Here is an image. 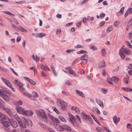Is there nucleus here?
I'll return each mask as SVG.
<instances>
[{"instance_id":"26","label":"nucleus","mask_w":132,"mask_h":132,"mask_svg":"<svg viewBox=\"0 0 132 132\" xmlns=\"http://www.w3.org/2000/svg\"><path fill=\"white\" fill-rule=\"evenodd\" d=\"M89 48L90 49H91L94 51H96L97 50V47L94 45H90L89 46Z\"/></svg>"},{"instance_id":"33","label":"nucleus","mask_w":132,"mask_h":132,"mask_svg":"<svg viewBox=\"0 0 132 132\" xmlns=\"http://www.w3.org/2000/svg\"><path fill=\"white\" fill-rule=\"evenodd\" d=\"M15 103L17 105H20L22 104V102L21 101V100H19L18 101H15Z\"/></svg>"},{"instance_id":"5","label":"nucleus","mask_w":132,"mask_h":132,"mask_svg":"<svg viewBox=\"0 0 132 132\" xmlns=\"http://www.w3.org/2000/svg\"><path fill=\"white\" fill-rule=\"evenodd\" d=\"M88 58V56L87 55L85 54L82 56L80 57V60H81L84 61L82 62L81 63L86 64L88 62L87 59Z\"/></svg>"},{"instance_id":"41","label":"nucleus","mask_w":132,"mask_h":132,"mask_svg":"<svg viewBox=\"0 0 132 132\" xmlns=\"http://www.w3.org/2000/svg\"><path fill=\"white\" fill-rule=\"evenodd\" d=\"M5 92H7L3 90H1L0 89V94L1 96L3 94L5 93Z\"/></svg>"},{"instance_id":"14","label":"nucleus","mask_w":132,"mask_h":132,"mask_svg":"<svg viewBox=\"0 0 132 132\" xmlns=\"http://www.w3.org/2000/svg\"><path fill=\"white\" fill-rule=\"evenodd\" d=\"M76 91L77 94L78 95L81 96L82 97H85L84 94L82 92L77 90H76Z\"/></svg>"},{"instance_id":"30","label":"nucleus","mask_w":132,"mask_h":132,"mask_svg":"<svg viewBox=\"0 0 132 132\" xmlns=\"http://www.w3.org/2000/svg\"><path fill=\"white\" fill-rule=\"evenodd\" d=\"M59 117L60 120L62 121L66 122H67L66 120L64 118L61 116H59Z\"/></svg>"},{"instance_id":"36","label":"nucleus","mask_w":132,"mask_h":132,"mask_svg":"<svg viewBox=\"0 0 132 132\" xmlns=\"http://www.w3.org/2000/svg\"><path fill=\"white\" fill-rule=\"evenodd\" d=\"M14 116L15 119L18 122L21 120L20 117L17 115H15Z\"/></svg>"},{"instance_id":"37","label":"nucleus","mask_w":132,"mask_h":132,"mask_svg":"<svg viewBox=\"0 0 132 132\" xmlns=\"http://www.w3.org/2000/svg\"><path fill=\"white\" fill-rule=\"evenodd\" d=\"M102 128L104 129V130L108 132H111V131L109 129L103 126L102 127Z\"/></svg>"},{"instance_id":"8","label":"nucleus","mask_w":132,"mask_h":132,"mask_svg":"<svg viewBox=\"0 0 132 132\" xmlns=\"http://www.w3.org/2000/svg\"><path fill=\"white\" fill-rule=\"evenodd\" d=\"M10 116H12L13 115L11 110L9 108H5L4 107L3 109Z\"/></svg>"},{"instance_id":"28","label":"nucleus","mask_w":132,"mask_h":132,"mask_svg":"<svg viewBox=\"0 0 132 132\" xmlns=\"http://www.w3.org/2000/svg\"><path fill=\"white\" fill-rule=\"evenodd\" d=\"M0 117L2 119H5L7 117V116L0 112Z\"/></svg>"},{"instance_id":"60","label":"nucleus","mask_w":132,"mask_h":132,"mask_svg":"<svg viewBox=\"0 0 132 132\" xmlns=\"http://www.w3.org/2000/svg\"><path fill=\"white\" fill-rule=\"evenodd\" d=\"M129 78V76L127 75H126V76H125V77L123 79H124V80H128Z\"/></svg>"},{"instance_id":"15","label":"nucleus","mask_w":132,"mask_h":132,"mask_svg":"<svg viewBox=\"0 0 132 132\" xmlns=\"http://www.w3.org/2000/svg\"><path fill=\"white\" fill-rule=\"evenodd\" d=\"M10 122L9 121H6L3 122V126L6 127H7L11 125V123L10 122Z\"/></svg>"},{"instance_id":"23","label":"nucleus","mask_w":132,"mask_h":132,"mask_svg":"<svg viewBox=\"0 0 132 132\" xmlns=\"http://www.w3.org/2000/svg\"><path fill=\"white\" fill-rule=\"evenodd\" d=\"M76 120H73L70 122L75 127H78V124L77 121H76Z\"/></svg>"},{"instance_id":"17","label":"nucleus","mask_w":132,"mask_h":132,"mask_svg":"<svg viewBox=\"0 0 132 132\" xmlns=\"http://www.w3.org/2000/svg\"><path fill=\"white\" fill-rule=\"evenodd\" d=\"M105 62L103 60L100 62L98 64V67L100 68H103L105 67Z\"/></svg>"},{"instance_id":"47","label":"nucleus","mask_w":132,"mask_h":132,"mask_svg":"<svg viewBox=\"0 0 132 132\" xmlns=\"http://www.w3.org/2000/svg\"><path fill=\"white\" fill-rule=\"evenodd\" d=\"M29 82L31 84L34 85H35L36 84V82L34 80L31 79L30 80Z\"/></svg>"},{"instance_id":"42","label":"nucleus","mask_w":132,"mask_h":132,"mask_svg":"<svg viewBox=\"0 0 132 132\" xmlns=\"http://www.w3.org/2000/svg\"><path fill=\"white\" fill-rule=\"evenodd\" d=\"M1 79L2 80V81L4 82L5 84L7 82H8V80H7V79H5L3 77H2L1 78Z\"/></svg>"},{"instance_id":"44","label":"nucleus","mask_w":132,"mask_h":132,"mask_svg":"<svg viewBox=\"0 0 132 132\" xmlns=\"http://www.w3.org/2000/svg\"><path fill=\"white\" fill-rule=\"evenodd\" d=\"M61 108L62 110L64 111H66L67 110L66 108L63 104L61 105Z\"/></svg>"},{"instance_id":"58","label":"nucleus","mask_w":132,"mask_h":132,"mask_svg":"<svg viewBox=\"0 0 132 132\" xmlns=\"http://www.w3.org/2000/svg\"><path fill=\"white\" fill-rule=\"evenodd\" d=\"M10 69H11V70L13 71V72L16 76H18V74L17 73H16L14 70L13 69L11 68H10Z\"/></svg>"},{"instance_id":"2","label":"nucleus","mask_w":132,"mask_h":132,"mask_svg":"<svg viewBox=\"0 0 132 132\" xmlns=\"http://www.w3.org/2000/svg\"><path fill=\"white\" fill-rule=\"evenodd\" d=\"M127 55L131 54V51L128 48H121L120 50L119 53V54L122 59H124L125 58V55L123 53Z\"/></svg>"},{"instance_id":"50","label":"nucleus","mask_w":132,"mask_h":132,"mask_svg":"<svg viewBox=\"0 0 132 132\" xmlns=\"http://www.w3.org/2000/svg\"><path fill=\"white\" fill-rule=\"evenodd\" d=\"M36 58L35 61L36 62H38L39 61V60L40 59V58L39 56H36Z\"/></svg>"},{"instance_id":"45","label":"nucleus","mask_w":132,"mask_h":132,"mask_svg":"<svg viewBox=\"0 0 132 132\" xmlns=\"http://www.w3.org/2000/svg\"><path fill=\"white\" fill-rule=\"evenodd\" d=\"M46 34L45 33H40L39 36L40 38H42L43 37L45 36L46 35Z\"/></svg>"},{"instance_id":"29","label":"nucleus","mask_w":132,"mask_h":132,"mask_svg":"<svg viewBox=\"0 0 132 132\" xmlns=\"http://www.w3.org/2000/svg\"><path fill=\"white\" fill-rule=\"evenodd\" d=\"M107 81L110 84L113 85V83L112 82L113 81L112 77L111 78L110 77L108 78L107 79Z\"/></svg>"},{"instance_id":"49","label":"nucleus","mask_w":132,"mask_h":132,"mask_svg":"<svg viewBox=\"0 0 132 132\" xmlns=\"http://www.w3.org/2000/svg\"><path fill=\"white\" fill-rule=\"evenodd\" d=\"M7 82L6 83V84L7 85L8 87H11V84L10 82L9 81H8V82Z\"/></svg>"},{"instance_id":"18","label":"nucleus","mask_w":132,"mask_h":132,"mask_svg":"<svg viewBox=\"0 0 132 132\" xmlns=\"http://www.w3.org/2000/svg\"><path fill=\"white\" fill-rule=\"evenodd\" d=\"M25 115H26L28 116H31L33 114V112L31 111L28 110L27 111H26Z\"/></svg>"},{"instance_id":"32","label":"nucleus","mask_w":132,"mask_h":132,"mask_svg":"<svg viewBox=\"0 0 132 132\" xmlns=\"http://www.w3.org/2000/svg\"><path fill=\"white\" fill-rule=\"evenodd\" d=\"M52 108L53 110L56 113L58 114H60V113L59 111L55 107L53 106L52 107Z\"/></svg>"},{"instance_id":"39","label":"nucleus","mask_w":132,"mask_h":132,"mask_svg":"<svg viewBox=\"0 0 132 132\" xmlns=\"http://www.w3.org/2000/svg\"><path fill=\"white\" fill-rule=\"evenodd\" d=\"M48 115L50 118L53 121V120H55V118L53 117L52 115L48 113Z\"/></svg>"},{"instance_id":"31","label":"nucleus","mask_w":132,"mask_h":132,"mask_svg":"<svg viewBox=\"0 0 132 132\" xmlns=\"http://www.w3.org/2000/svg\"><path fill=\"white\" fill-rule=\"evenodd\" d=\"M69 117V120L70 121H71L73 120H75V119H76V118L73 115H72L71 116H70Z\"/></svg>"},{"instance_id":"1","label":"nucleus","mask_w":132,"mask_h":132,"mask_svg":"<svg viewBox=\"0 0 132 132\" xmlns=\"http://www.w3.org/2000/svg\"><path fill=\"white\" fill-rule=\"evenodd\" d=\"M37 114L39 116V118L45 122H47L48 120L44 110L39 109L36 111Z\"/></svg>"},{"instance_id":"12","label":"nucleus","mask_w":132,"mask_h":132,"mask_svg":"<svg viewBox=\"0 0 132 132\" xmlns=\"http://www.w3.org/2000/svg\"><path fill=\"white\" fill-rule=\"evenodd\" d=\"M68 72L70 74L72 75L74 77H77V73L71 69L69 70Z\"/></svg>"},{"instance_id":"40","label":"nucleus","mask_w":132,"mask_h":132,"mask_svg":"<svg viewBox=\"0 0 132 132\" xmlns=\"http://www.w3.org/2000/svg\"><path fill=\"white\" fill-rule=\"evenodd\" d=\"M5 92H7L3 90H1L0 89V94L1 96L3 94L5 93Z\"/></svg>"},{"instance_id":"25","label":"nucleus","mask_w":132,"mask_h":132,"mask_svg":"<svg viewBox=\"0 0 132 132\" xmlns=\"http://www.w3.org/2000/svg\"><path fill=\"white\" fill-rule=\"evenodd\" d=\"M20 126L22 128H26V127L25 125L21 120L18 122Z\"/></svg>"},{"instance_id":"34","label":"nucleus","mask_w":132,"mask_h":132,"mask_svg":"<svg viewBox=\"0 0 132 132\" xmlns=\"http://www.w3.org/2000/svg\"><path fill=\"white\" fill-rule=\"evenodd\" d=\"M3 12L6 14H8L10 15H13V16H14V15L13 14L10 12L7 11H3Z\"/></svg>"},{"instance_id":"46","label":"nucleus","mask_w":132,"mask_h":132,"mask_svg":"<svg viewBox=\"0 0 132 132\" xmlns=\"http://www.w3.org/2000/svg\"><path fill=\"white\" fill-rule=\"evenodd\" d=\"M75 50L74 49H72V50L71 49H70L69 50H67L66 51V52L67 53H69L71 52H73V51H74Z\"/></svg>"},{"instance_id":"3","label":"nucleus","mask_w":132,"mask_h":132,"mask_svg":"<svg viewBox=\"0 0 132 132\" xmlns=\"http://www.w3.org/2000/svg\"><path fill=\"white\" fill-rule=\"evenodd\" d=\"M14 83L16 85L19 86L20 90L22 92H24L25 90V89L23 86H24L23 84L18 81L17 79H15L14 81Z\"/></svg>"},{"instance_id":"61","label":"nucleus","mask_w":132,"mask_h":132,"mask_svg":"<svg viewBox=\"0 0 132 132\" xmlns=\"http://www.w3.org/2000/svg\"><path fill=\"white\" fill-rule=\"evenodd\" d=\"M119 67H118L114 69L113 70V71L115 72V71H118L119 70Z\"/></svg>"},{"instance_id":"63","label":"nucleus","mask_w":132,"mask_h":132,"mask_svg":"<svg viewBox=\"0 0 132 132\" xmlns=\"http://www.w3.org/2000/svg\"><path fill=\"white\" fill-rule=\"evenodd\" d=\"M129 88H125L124 87H123L122 88V89H123L125 91H129Z\"/></svg>"},{"instance_id":"59","label":"nucleus","mask_w":132,"mask_h":132,"mask_svg":"<svg viewBox=\"0 0 132 132\" xmlns=\"http://www.w3.org/2000/svg\"><path fill=\"white\" fill-rule=\"evenodd\" d=\"M132 24V18L129 21L128 25L130 26Z\"/></svg>"},{"instance_id":"48","label":"nucleus","mask_w":132,"mask_h":132,"mask_svg":"<svg viewBox=\"0 0 132 132\" xmlns=\"http://www.w3.org/2000/svg\"><path fill=\"white\" fill-rule=\"evenodd\" d=\"M102 54L103 55H104L105 53V51L104 48H103L102 50Z\"/></svg>"},{"instance_id":"20","label":"nucleus","mask_w":132,"mask_h":132,"mask_svg":"<svg viewBox=\"0 0 132 132\" xmlns=\"http://www.w3.org/2000/svg\"><path fill=\"white\" fill-rule=\"evenodd\" d=\"M17 29L22 32H27V30L21 26L18 27Z\"/></svg>"},{"instance_id":"57","label":"nucleus","mask_w":132,"mask_h":132,"mask_svg":"<svg viewBox=\"0 0 132 132\" xmlns=\"http://www.w3.org/2000/svg\"><path fill=\"white\" fill-rule=\"evenodd\" d=\"M21 36H19L18 37L16 41L18 42H19L21 40Z\"/></svg>"},{"instance_id":"13","label":"nucleus","mask_w":132,"mask_h":132,"mask_svg":"<svg viewBox=\"0 0 132 132\" xmlns=\"http://www.w3.org/2000/svg\"><path fill=\"white\" fill-rule=\"evenodd\" d=\"M63 130H66L68 131H71V128L69 126L67 125H63Z\"/></svg>"},{"instance_id":"55","label":"nucleus","mask_w":132,"mask_h":132,"mask_svg":"<svg viewBox=\"0 0 132 132\" xmlns=\"http://www.w3.org/2000/svg\"><path fill=\"white\" fill-rule=\"evenodd\" d=\"M80 54L81 53H84V54H87V52L86 51H84V50H81L80 51Z\"/></svg>"},{"instance_id":"27","label":"nucleus","mask_w":132,"mask_h":132,"mask_svg":"<svg viewBox=\"0 0 132 132\" xmlns=\"http://www.w3.org/2000/svg\"><path fill=\"white\" fill-rule=\"evenodd\" d=\"M81 115L84 119H86L87 118L88 119V116L85 114L84 112H82L81 113Z\"/></svg>"},{"instance_id":"7","label":"nucleus","mask_w":132,"mask_h":132,"mask_svg":"<svg viewBox=\"0 0 132 132\" xmlns=\"http://www.w3.org/2000/svg\"><path fill=\"white\" fill-rule=\"evenodd\" d=\"M57 105L60 107L63 104H65L66 103L63 101L62 100L59 99H57Z\"/></svg>"},{"instance_id":"53","label":"nucleus","mask_w":132,"mask_h":132,"mask_svg":"<svg viewBox=\"0 0 132 132\" xmlns=\"http://www.w3.org/2000/svg\"><path fill=\"white\" fill-rule=\"evenodd\" d=\"M119 22L118 21H115L114 23V26L116 27H117L119 25Z\"/></svg>"},{"instance_id":"35","label":"nucleus","mask_w":132,"mask_h":132,"mask_svg":"<svg viewBox=\"0 0 132 132\" xmlns=\"http://www.w3.org/2000/svg\"><path fill=\"white\" fill-rule=\"evenodd\" d=\"M113 29L112 27V26H110L107 29L106 31L108 32L112 31Z\"/></svg>"},{"instance_id":"24","label":"nucleus","mask_w":132,"mask_h":132,"mask_svg":"<svg viewBox=\"0 0 132 132\" xmlns=\"http://www.w3.org/2000/svg\"><path fill=\"white\" fill-rule=\"evenodd\" d=\"M132 8H129L126 11L125 14V17H127L129 14L130 13V11L131 10Z\"/></svg>"},{"instance_id":"22","label":"nucleus","mask_w":132,"mask_h":132,"mask_svg":"<svg viewBox=\"0 0 132 132\" xmlns=\"http://www.w3.org/2000/svg\"><path fill=\"white\" fill-rule=\"evenodd\" d=\"M11 125L14 128H16L18 126V124L15 121H13L12 122H11Z\"/></svg>"},{"instance_id":"16","label":"nucleus","mask_w":132,"mask_h":132,"mask_svg":"<svg viewBox=\"0 0 132 132\" xmlns=\"http://www.w3.org/2000/svg\"><path fill=\"white\" fill-rule=\"evenodd\" d=\"M96 101L97 103L101 107H104L103 103L101 100H97L96 99Z\"/></svg>"},{"instance_id":"52","label":"nucleus","mask_w":132,"mask_h":132,"mask_svg":"<svg viewBox=\"0 0 132 132\" xmlns=\"http://www.w3.org/2000/svg\"><path fill=\"white\" fill-rule=\"evenodd\" d=\"M32 94L34 95V96L36 97H38V95L37 93L36 92H33Z\"/></svg>"},{"instance_id":"56","label":"nucleus","mask_w":132,"mask_h":132,"mask_svg":"<svg viewBox=\"0 0 132 132\" xmlns=\"http://www.w3.org/2000/svg\"><path fill=\"white\" fill-rule=\"evenodd\" d=\"M126 42L127 44L128 45L129 47L132 48V45H131L130 42L128 41H126Z\"/></svg>"},{"instance_id":"51","label":"nucleus","mask_w":132,"mask_h":132,"mask_svg":"<svg viewBox=\"0 0 132 132\" xmlns=\"http://www.w3.org/2000/svg\"><path fill=\"white\" fill-rule=\"evenodd\" d=\"M83 47V46H81V45L79 44H78L77 45L75 46V47L76 48H81Z\"/></svg>"},{"instance_id":"38","label":"nucleus","mask_w":132,"mask_h":132,"mask_svg":"<svg viewBox=\"0 0 132 132\" xmlns=\"http://www.w3.org/2000/svg\"><path fill=\"white\" fill-rule=\"evenodd\" d=\"M101 90L102 92L104 94H105L107 92V89H106L104 88H102Z\"/></svg>"},{"instance_id":"64","label":"nucleus","mask_w":132,"mask_h":132,"mask_svg":"<svg viewBox=\"0 0 132 132\" xmlns=\"http://www.w3.org/2000/svg\"><path fill=\"white\" fill-rule=\"evenodd\" d=\"M94 120L99 125H101V124L98 121L96 118Z\"/></svg>"},{"instance_id":"4","label":"nucleus","mask_w":132,"mask_h":132,"mask_svg":"<svg viewBox=\"0 0 132 132\" xmlns=\"http://www.w3.org/2000/svg\"><path fill=\"white\" fill-rule=\"evenodd\" d=\"M22 120L25 124L28 126H32V122L30 120L27 119L24 117L22 118Z\"/></svg>"},{"instance_id":"43","label":"nucleus","mask_w":132,"mask_h":132,"mask_svg":"<svg viewBox=\"0 0 132 132\" xmlns=\"http://www.w3.org/2000/svg\"><path fill=\"white\" fill-rule=\"evenodd\" d=\"M65 85H68L70 86L71 85V83L69 80L65 82Z\"/></svg>"},{"instance_id":"10","label":"nucleus","mask_w":132,"mask_h":132,"mask_svg":"<svg viewBox=\"0 0 132 132\" xmlns=\"http://www.w3.org/2000/svg\"><path fill=\"white\" fill-rule=\"evenodd\" d=\"M120 118H118L116 116H114L113 118V120L114 122L116 124H117L120 121Z\"/></svg>"},{"instance_id":"54","label":"nucleus","mask_w":132,"mask_h":132,"mask_svg":"<svg viewBox=\"0 0 132 132\" xmlns=\"http://www.w3.org/2000/svg\"><path fill=\"white\" fill-rule=\"evenodd\" d=\"M88 119L89 121H90V122L92 124H93V121L92 119L90 118L89 116H88Z\"/></svg>"},{"instance_id":"11","label":"nucleus","mask_w":132,"mask_h":132,"mask_svg":"<svg viewBox=\"0 0 132 132\" xmlns=\"http://www.w3.org/2000/svg\"><path fill=\"white\" fill-rule=\"evenodd\" d=\"M7 92H5L1 96L3 98L5 101H9L10 100L9 97L6 94V93Z\"/></svg>"},{"instance_id":"9","label":"nucleus","mask_w":132,"mask_h":132,"mask_svg":"<svg viewBox=\"0 0 132 132\" xmlns=\"http://www.w3.org/2000/svg\"><path fill=\"white\" fill-rule=\"evenodd\" d=\"M55 128L57 130L59 131H62L63 130V125L61 126L58 124H56L55 125Z\"/></svg>"},{"instance_id":"19","label":"nucleus","mask_w":132,"mask_h":132,"mask_svg":"<svg viewBox=\"0 0 132 132\" xmlns=\"http://www.w3.org/2000/svg\"><path fill=\"white\" fill-rule=\"evenodd\" d=\"M113 81L115 83H117L119 81V78L116 76H113L112 77Z\"/></svg>"},{"instance_id":"62","label":"nucleus","mask_w":132,"mask_h":132,"mask_svg":"<svg viewBox=\"0 0 132 132\" xmlns=\"http://www.w3.org/2000/svg\"><path fill=\"white\" fill-rule=\"evenodd\" d=\"M40 66L41 69L43 70H44L46 69L45 66V67L42 64H41Z\"/></svg>"},{"instance_id":"21","label":"nucleus","mask_w":132,"mask_h":132,"mask_svg":"<svg viewBox=\"0 0 132 132\" xmlns=\"http://www.w3.org/2000/svg\"><path fill=\"white\" fill-rule=\"evenodd\" d=\"M124 7H122L120 9V11L117 13V15L118 16H120L122 15L123 14Z\"/></svg>"},{"instance_id":"6","label":"nucleus","mask_w":132,"mask_h":132,"mask_svg":"<svg viewBox=\"0 0 132 132\" xmlns=\"http://www.w3.org/2000/svg\"><path fill=\"white\" fill-rule=\"evenodd\" d=\"M17 111L20 114L25 115L26 111H25L22 108L20 107H19L17 109Z\"/></svg>"}]
</instances>
